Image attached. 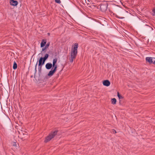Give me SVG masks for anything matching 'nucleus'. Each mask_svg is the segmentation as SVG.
<instances>
[{
    "label": "nucleus",
    "mask_w": 155,
    "mask_h": 155,
    "mask_svg": "<svg viewBox=\"0 0 155 155\" xmlns=\"http://www.w3.org/2000/svg\"><path fill=\"white\" fill-rule=\"evenodd\" d=\"M78 43H75L72 46L71 52V58L70 59V62L72 63L75 59L78 53Z\"/></svg>",
    "instance_id": "nucleus-1"
},
{
    "label": "nucleus",
    "mask_w": 155,
    "mask_h": 155,
    "mask_svg": "<svg viewBox=\"0 0 155 155\" xmlns=\"http://www.w3.org/2000/svg\"><path fill=\"white\" fill-rule=\"evenodd\" d=\"M57 61V58H55L53 59L52 64V68L48 74V76H51L53 75L54 73L56 71L57 68L56 63Z\"/></svg>",
    "instance_id": "nucleus-2"
},
{
    "label": "nucleus",
    "mask_w": 155,
    "mask_h": 155,
    "mask_svg": "<svg viewBox=\"0 0 155 155\" xmlns=\"http://www.w3.org/2000/svg\"><path fill=\"white\" fill-rule=\"evenodd\" d=\"M57 133V131H54L53 133H52L49 134V135L46 137L45 140V142H47L50 141L51 139L53 138L56 135Z\"/></svg>",
    "instance_id": "nucleus-3"
},
{
    "label": "nucleus",
    "mask_w": 155,
    "mask_h": 155,
    "mask_svg": "<svg viewBox=\"0 0 155 155\" xmlns=\"http://www.w3.org/2000/svg\"><path fill=\"white\" fill-rule=\"evenodd\" d=\"M146 61L150 64H155V58L151 57H147L146 58Z\"/></svg>",
    "instance_id": "nucleus-4"
},
{
    "label": "nucleus",
    "mask_w": 155,
    "mask_h": 155,
    "mask_svg": "<svg viewBox=\"0 0 155 155\" xmlns=\"http://www.w3.org/2000/svg\"><path fill=\"white\" fill-rule=\"evenodd\" d=\"M103 84L105 86L108 87L110 85V82L109 80H106L104 81L103 82Z\"/></svg>",
    "instance_id": "nucleus-5"
},
{
    "label": "nucleus",
    "mask_w": 155,
    "mask_h": 155,
    "mask_svg": "<svg viewBox=\"0 0 155 155\" xmlns=\"http://www.w3.org/2000/svg\"><path fill=\"white\" fill-rule=\"evenodd\" d=\"M52 67V64L51 63H48L45 65V68L47 69H50Z\"/></svg>",
    "instance_id": "nucleus-6"
},
{
    "label": "nucleus",
    "mask_w": 155,
    "mask_h": 155,
    "mask_svg": "<svg viewBox=\"0 0 155 155\" xmlns=\"http://www.w3.org/2000/svg\"><path fill=\"white\" fill-rule=\"evenodd\" d=\"M10 3L11 5L14 6H15L18 5V2L17 1L14 0L10 2Z\"/></svg>",
    "instance_id": "nucleus-7"
},
{
    "label": "nucleus",
    "mask_w": 155,
    "mask_h": 155,
    "mask_svg": "<svg viewBox=\"0 0 155 155\" xmlns=\"http://www.w3.org/2000/svg\"><path fill=\"white\" fill-rule=\"evenodd\" d=\"M46 43V40H42L41 43V47H43L45 45Z\"/></svg>",
    "instance_id": "nucleus-8"
},
{
    "label": "nucleus",
    "mask_w": 155,
    "mask_h": 155,
    "mask_svg": "<svg viewBox=\"0 0 155 155\" xmlns=\"http://www.w3.org/2000/svg\"><path fill=\"white\" fill-rule=\"evenodd\" d=\"M43 58L41 57L39 61V64H38V66H42L44 64H43Z\"/></svg>",
    "instance_id": "nucleus-9"
},
{
    "label": "nucleus",
    "mask_w": 155,
    "mask_h": 155,
    "mask_svg": "<svg viewBox=\"0 0 155 155\" xmlns=\"http://www.w3.org/2000/svg\"><path fill=\"white\" fill-rule=\"evenodd\" d=\"M48 54H46L45 55V57L43 58V64H44L45 60L48 58Z\"/></svg>",
    "instance_id": "nucleus-10"
},
{
    "label": "nucleus",
    "mask_w": 155,
    "mask_h": 155,
    "mask_svg": "<svg viewBox=\"0 0 155 155\" xmlns=\"http://www.w3.org/2000/svg\"><path fill=\"white\" fill-rule=\"evenodd\" d=\"M100 8L102 11H104L107 8V7L105 5H102L100 6Z\"/></svg>",
    "instance_id": "nucleus-11"
},
{
    "label": "nucleus",
    "mask_w": 155,
    "mask_h": 155,
    "mask_svg": "<svg viewBox=\"0 0 155 155\" xmlns=\"http://www.w3.org/2000/svg\"><path fill=\"white\" fill-rule=\"evenodd\" d=\"M116 102V100L115 98H113L111 100L112 104H115Z\"/></svg>",
    "instance_id": "nucleus-12"
},
{
    "label": "nucleus",
    "mask_w": 155,
    "mask_h": 155,
    "mask_svg": "<svg viewBox=\"0 0 155 155\" xmlns=\"http://www.w3.org/2000/svg\"><path fill=\"white\" fill-rule=\"evenodd\" d=\"M17 65L16 63L14 62L13 65V69H15L17 68Z\"/></svg>",
    "instance_id": "nucleus-13"
},
{
    "label": "nucleus",
    "mask_w": 155,
    "mask_h": 155,
    "mask_svg": "<svg viewBox=\"0 0 155 155\" xmlns=\"http://www.w3.org/2000/svg\"><path fill=\"white\" fill-rule=\"evenodd\" d=\"M117 96L119 99H122L123 98L122 96L120 95L118 92L117 93Z\"/></svg>",
    "instance_id": "nucleus-14"
},
{
    "label": "nucleus",
    "mask_w": 155,
    "mask_h": 155,
    "mask_svg": "<svg viewBox=\"0 0 155 155\" xmlns=\"http://www.w3.org/2000/svg\"><path fill=\"white\" fill-rule=\"evenodd\" d=\"M152 15H155V7L152 10Z\"/></svg>",
    "instance_id": "nucleus-15"
},
{
    "label": "nucleus",
    "mask_w": 155,
    "mask_h": 155,
    "mask_svg": "<svg viewBox=\"0 0 155 155\" xmlns=\"http://www.w3.org/2000/svg\"><path fill=\"white\" fill-rule=\"evenodd\" d=\"M55 2L57 3L60 4L61 3V1L60 0H55Z\"/></svg>",
    "instance_id": "nucleus-16"
},
{
    "label": "nucleus",
    "mask_w": 155,
    "mask_h": 155,
    "mask_svg": "<svg viewBox=\"0 0 155 155\" xmlns=\"http://www.w3.org/2000/svg\"><path fill=\"white\" fill-rule=\"evenodd\" d=\"M49 43H48L46 45H45V47L47 48L49 47Z\"/></svg>",
    "instance_id": "nucleus-17"
},
{
    "label": "nucleus",
    "mask_w": 155,
    "mask_h": 155,
    "mask_svg": "<svg viewBox=\"0 0 155 155\" xmlns=\"http://www.w3.org/2000/svg\"><path fill=\"white\" fill-rule=\"evenodd\" d=\"M37 64H38V62H37V63L35 65V71H36L37 66Z\"/></svg>",
    "instance_id": "nucleus-18"
},
{
    "label": "nucleus",
    "mask_w": 155,
    "mask_h": 155,
    "mask_svg": "<svg viewBox=\"0 0 155 155\" xmlns=\"http://www.w3.org/2000/svg\"><path fill=\"white\" fill-rule=\"evenodd\" d=\"M117 18H120V19H123V18H124V17H119L118 16H117Z\"/></svg>",
    "instance_id": "nucleus-19"
},
{
    "label": "nucleus",
    "mask_w": 155,
    "mask_h": 155,
    "mask_svg": "<svg viewBox=\"0 0 155 155\" xmlns=\"http://www.w3.org/2000/svg\"><path fill=\"white\" fill-rule=\"evenodd\" d=\"M87 0V2H87V1H86V0H85V2H86V3H87V4H89L88 2H90V1H89V0Z\"/></svg>",
    "instance_id": "nucleus-20"
},
{
    "label": "nucleus",
    "mask_w": 155,
    "mask_h": 155,
    "mask_svg": "<svg viewBox=\"0 0 155 155\" xmlns=\"http://www.w3.org/2000/svg\"><path fill=\"white\" fill-rule=\"evenodd\" d=\"M13 145L14 146H16V143L15 142H13Z\"/></svg>",
    "instance_id": "nucleus-21"
},
{
    "label": "nucleus",
    "mask_w": 155,
    "mask_h": 155,
    "mask_svg": "<svg viewBox=\"0 0 155 155\" xmlns=\"http://www.w3.org/2000/svg\"><path fill=\"white\" fill-rule=\"evenodd\" d=\"M46 49V48L45 47V48H43L42 49V50L43 51H44V50H45Z\"/></svg>",
    "instance_id": "nucleus-22"
},
{
    "label": "nucleus",
    "mask_w": 155,
    "mask_h": 155,
    "mask_svg": "<svg viewBox=\"0 0 155 155\" xmlns=\"http://www.w3.org/2000/svg\"><path fill=\"white\" fill-rule=\"evenodd\" d=\"M113 132L115 134L116 133V132L115 130H113Z\"/></svg>",
    "instance_id": "nucleus-23"
},
{
    "label": "nucleus",
    "mask_w": 155,
    "mask_h": 155,
    "mask_svg": "<svg viewBox=\"0 0 155 155\" xmlns=\"http://www.w3.org/2000/svg\"><path fill=\"white\" fill-rule=\"evenodd\" d=\"M48 34L49 35H50V34L49 33H48Z\"/></svg>",
    "instance_id": "nucleus-24"
}]
</instances>
